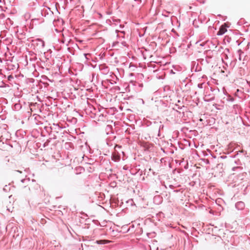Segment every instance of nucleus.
<instances>
[{
	"label": "nucleus",
	"instance_id": "obj_1",
	"mask_svg": "<svg viewBox=\"0 0 250 250\" xmlns=\"http://www.w3.org/2000/svg\"><path fill=\"white\" fill-rule=\"evenodd\" d=\"M227 31L226 26L225 25H222L218 31L217 34L219 35H221L224 34Z\"/></svg>",
	"mask_w": 250,
	"mask_h": 250
},
{
	"label": "nucleus",
	"instance_id": "obj_4",
	"mask_svg": "<svg viewBox=\"0 0 250 250\" xmlns=\"http://www.w3.org/2000/svg\"><path fill=\"white\" fill-rule=\"evenodd\" d=\"M242 204V203H241V202L238 203H237V205H238V204Z\"/></svg>",
	"mask_w": 250,
	"mask_h": 250
},
{
	"label": "nucleus",
	"instance_id": "obj_2",
	"mask_svg": "<svg viewBox=\"0 0 250 250\" xmlns=\"http://www.w3.org/2000/svg\"><path fill=\"white\" fill-rule=\"evenodd\" d=\"M108 242V241L104 240L97 241V243L99 244H104L107 243Z\"/></svg>",
	"mask_w": 250,
	"mask_h": 250
},
{
	"label": "nucleus",
	"instance_id": "obj_3",
	"mask_svg": "<svg viewBox=\"0 0 250 250\" xmlns=\"http://www.w3.org/2000/svg\"><path fill=\"white\" fill-rule=\"evenodd\" d=\"M218 69V72H223L224 71L220 69V67L217 68Z\"/></svg>",
	"mask_w": 250,
	"mask_h": 250
}]
</instances>
